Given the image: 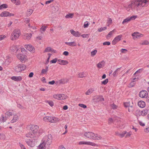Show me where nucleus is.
Segmentation results:
<instances>
[{
    "label": "nucleus",
    "instance_id": "obj_3",
    "mask_svg": "<svg viewBox=\"0 0 149 149\" xmlns=\"http://www.w3.org/2000/svg\"><path fill=\"white\" fill-rule=\"evenodd\" d=\"M26 68L25 65L19 64L15 67V70L17 72H20L24 70Z\"/></svg>",
    "mask_w": 149,
    "mask_h": 149
},
{
    "label": "nucleus",
    "instance_id": "obj_7",
    "mask_svg": "<svg viewBox=\"0 0 149 149\" xmlns=\"http://www.w3.org/2000/svg\"><path fill=\"white\" fill-rule=\"evenodd\" d=\"M132 36H133V39L135 40L136 38H139L141 37H142L143 35L140 34L138 32H135L132 34Z\"/></svg>",
    "mask_w": 149,
    "mask_h": 149
},
{
    "label": "nucleus",
    "instance_id": "obj_27",
    "mask_svg": "<svg viewBox=\"0 0 149 149\" xmlns=\"http://www.w3.org/2000/svg\"><path fill=\"white\" fill-rule=\"evenodd\" d=\"M18 119V116L17 115H15L12 120L11 121V122L12 123H14Z\"/></svg>",
    "mask_w": 149,
    "mask_h": 149
},
{
    "label": "nucleus",
    "instance_id": "obj_33",
    "mask_svg": "<svg viewBox=\"0 0 149 149\" xmlns=\"http://www.w3.org/2000/svg\"><path fill=\"white\" fill-rule=\"evenodd\" d=\"M33 11V10L32 9L28 10L26 13L27 16H30L32 14Z\"/></svg>",
    "mask_w": 149,
    "mask_h": 149
},
{
    "label": "nucleus",
    "instance_id": "obj_43",
    "mask_svg": "<svg viewBox=\"0 0 149 149\" xmlns=\"http://www.w3.org/2000/svg\"><path fill=\"white\" fill-rule=\"evenodd\" d=\"M108 82V79H107L104 81H102L101 82V83L102 84L105 85Z\"/></svg>",
    "mask_w": 149,
    "mask_h": 149
},
{
    "label": "nucleus",
    "instance_id": "obj_30",
    "mask_svg": "<svg viewBox=\"0 0 149 149\" xmlns=\"http://www.w3.org/2000/svg\"><path fill=\"white\" fill-rule=\"evenodd\" d=\"M48 66H46L45 67V69H42L41 71V73L42 74H45L47 71L48 70Z\"/></svg>",
    "mask_w": 149,
    "mask_h": 149
},
{
    "label": "nucleus",
    "instance_id": "obj_25",
    "mask_svg": "<svg viewBox=\"0 0 149 149\" xmlns=\"http://www.w3.org/2000/svg\"><path fill=\"white\" fill-rule=\"evenodd\" d=\"M11 50L13 52H16L18 50L17 47L15 46H13L11 47Z\"/></svg>",
    "mask_w": 149,
    "mask_h": 149
},
{
    "label": "nucleus",
    "instance_id": "obj_34",
    "mask_svg": "<svg viewBox=\"0 0 149 149\" xmlns=\"http://www.w3.org/2000/svg\"><path fill=\"white\" fill-rule=\"evenodd\" d=\"M74 14L73 13H69L67 14L65 16L66 18H72L73 17Z\"/></svg>",
    "mask_w": 149,
    "mask_h": 149
},
{
    "label": "nucleus",
    "instance_id": "obj_28",
    "mask_svg": "<svg viewBox=\"0 0 149 149\" xmlns=\"http://www.w3.org/2000/svg\"><path fill=\"white\" fill-rule=\"evenodd\" d=\"M102 138L101 136L100 135H98L97 134H95L94 136V138H93V139L99 140Z\"/></svg>",
    "mask_w": 149,
    "mask_h": 149
},
{
    "label": "nucleus",
    "instance_id": "obj_32",
    "mask_svg": "<svg viewBox=\"0 0 149 149\" xmlns=\"http://www.w3.org/2000/svg\"><path fill=\"white\" fill-rule=\"evenodd\" d=\"M115 30L114 29L112 31H110L108 33V34L106 38H108L111 37V36L112 35L113 33L115 32Z\"/></svg>",
    "mask_w": 149,
    "mask_h": 149
},
{
    "label": "nucleus",
    "instance_id": "obj_40",
    "mask_svg": "<svg viewBox=\"0 0 149 149\" xmlns=\"http://www.w3.org/2000/svg\"><path fill=\"white\" fill-rule=\"evenodd\" d=\"M46 102L51 107H52L54 105V103L52 101L47 100Z\"/></svg>",
    "mask_w": 149,
    "mask_h": 149
},
{
    "label": "nucleus",
    "instance_id": "obj_26",
    "mask_svg": "<svg viewBox=\"0 0 149 149\" xmlns=\"http://www.w3.org/2000/svg\"><path fill=\"white\" fill-rule=\"evenodd\" d=\"M124 106L126 107H129L131 108L133 107L132 105L130 106V102L124 103Z\"/></svg>",
    "mask_w": 149,
    "mask_h": 149
},
{
    "label": "nucleus",
    "instance_id": "obj_22",
    "mask_svg": "<svg viewBox=\"0 0 149 149\" xmlns=\"http://www.w3.org/2000/svg\"><path fill=\"white\" fill-rule=\"evenodd\" d=\"M105 63V62L104 61H102L101 62L99 63L97 65V67L99 68H101L102 67L103 65H104Z\"/></svg>",
    "mask_w": 149,
    "mask_h": 149
},
{
    "label": "nucleus",
    "instance_id": "obj_64",
    "mask_svg": "<svg viewBox=\"0 0 149 149\" xmlns=\"http://www.w3.org/2000/svg\"><path fill=\"white\" fill-rule=\"evenodd\" d=\"M113 120L112 118H110L109 119V123L110 124L113 122Z\"/></svg>",
    "mask_w": 149,
    "mask_h": 149
},
{
    "label": "nucleus",
    "instance_id": "obj_53",
    "mask_svg": "<svg viewBox=\"0 0 149 149\" xmlns=\"http://www.w3.org/2000/svg\"><path fill=\"white\" fill-rule=\"evenodd\" d=\"M120 51L122 53H125L127 52V50L126 49H121Z\"/></svg>",
    "mask_w": 149,
    "mask_h": 149
},
{
    "label": "nucleus",
    "instance_id": "obj_51",
    "mask_svg": "<svg viewBox=\"0 0 149 149\" xmlns=\"http://www.w3.org/2000/svg\"><path fill=\"white\" fill-rule=\"evenodd\" d=\"M111 43L109 42H105L103 43L104 45H110Z\"/></svg>",
    "mask_w": 149,
    "mask_h": 149
},
{
    "label": "nucleus",
    "instance_id": "obj_8",
    "mask_svg": "<svg viewBox=\"0 0 149 149\" xmlns=\"http://www.w3.org/2000/svg\"><path fill=\"white\" fill-rule=\"evenodd\" d=\"M84 135L87 138L93 139L95 134L91 132H87L85 133Z\"/></svg>",
    "mask_w": 149,
    "mask_h": 149
},
{
    "label": "nucleus",
    "instance_id": "obj_18",
    "mask_svg": "<svg viewBox=\"0 0 149 149\" xmlns=\"http://www.w3.org/2000/svg\"><path fill=\"white\" fill-rule=\"evenodd\" d=\"M58 63L60 65H66L68 63V62L66 61L61 59H58Z\"/></svg>",
    "mask_w": 149,
    "mask_h": 149
},
{
    "label": "nucleus",
    "instance_id": "obj_17",
    "mask_svg": "<svg viewBox=\"0 0 149 149\" xmlns=\"http://www.w3.org/2000/svg\"><path fill=\"white\" fill-rule=\"evenodd\" d=\"M11 79L15 81H20L22 79V78L21 76L16 77L13 76L11 78Z\"/></svg>",
    "mask_w": 149,
    "mask_h": 149
},
{
    "label": "nucleus",
    "instance_id": "obj_50",
    "mask_svg": "<svg viewBox=\"0 0 149 149\" xmlns=\"http://www.w3.org/2000/svg\"><path fill=\"white\" fill-rule=\"evenodd\" d=\"M57 61V58H55L54 59H53L52 60L50 61V62L51 63H56Z\"/></svg>",
    "mask_w": 149,
    "mask_h": 149
},
{
    "label": "nucleus",
    "instance_id": "obj_61",
    "mask_svg": "<svg viewBox=\"0 0 149 149\" xmlns=\"http://www.w3.org/2000/svg\"><path fill=\"white\" fill-rule=\"evenodd\" d=\"M69 54V52H68L65 51L63 52V54L65 56H67Z\"/></svg>",
    "mask_w": 149,
    "mask_h": 149
},
{
    "label": "nucleus",
    "instance_id": "obj_39",
    "mask_svg": "<svg viewBox=\"0 0 149 149\" xmlns=\"http://www.w3.org/2000/svg\"><path fill=\"white\" fill-rule=\"evenodd\" d=\"M25 56L26 55H25L22 54L21 57H20L21 59H19V60H20L22 62L24 61L25 59Z\"/></svg>",
    "mask_w": 149,
    "mask_h": 149
},
{
    "label": "nucleus",
    "instance_id": "obj_60",
    "mask_svg": "<svg viewBox=\"0 0 149 149\" xmlns=\"http://www.w3.org/2000/svg\"><path fill=\"white\" fill-rule=\"evenodd\" d=\"M30 21V20L29 19L26 18L25 19V21H24V22L26 23H28Z\"/></svg>",
    "mask_w": 149,
    "mask_h": 149
},
{
    "label": "nucleus",
    "instance_id": "obj_62",
    "mask_svg": "<svg viewBox=\"0 0 149 149\" xmlns=\"http://www.w3.org/2000/svg\"><path fill=\"white\" fill-rule=\"evenodd\" d=\"M132 133V132H127L126 136L125 137H127L128 136H130L131 135Z\"/></svg>",
    "mask_w": 149,
    "mask_h": 149
},
{
    "label": "nucleus",
    "instance_id": "obj_6",
    "mask_svg": "<svg viewBox=\"0 0 149 149\" xmlns=\"http://www.w3.org/2000/svg\"><path fill=\"white\" fill-rule=\"evenodd\" d=\"M14 14L8 11H4L1 13L0 16L1 17H11L14 16Z\"/></svg>",
    "mask_w": 149,
    "mask_h": 149
},
{
    "label": "nucleus",
    "instance_id": "obj_10",
    "mask_svg": "<svg viewBox=\"0 0 149 149\" xmlns=\"http://www.w3.org/2000/svg\"><path fill=\"white\" fill-rule=\"evenodd\" d=\"M122 36V35H119L116 37L112 41V44L113 45H115L117 42L120 41Z\"/></svg>",
    "mask_w": 149,
    "mask_h": 149
},
{
    "label": "nucleus",
    "instance_id": "obj_46",
    "mask_svg": "<svg viewBox=\"0 0 149 149\" xmlns=\"http://www.w3.org/2000/svg\"><path fill=\"white\" fill-rule=\"evenodd\" d=\"M6 115L7 116H10L12 115V113L10 112L7 111L5 113Z\"/></svg>",
    "mask_w": 149,
    "mask_h": 149
},
{
    "label": "nucleus",
    "instance_id": "obj_59",
    "mask_svg": "<svg viewBox=\"0 0 149 149\" xmlns=\"http://www.w3.org/2000/svg\"><path fill=\"white\" fill-rule=\"evenodd\" d=\"M46 26H45L44 27H42L40 29V30H41V31H44L46 30Z\"/></svg>",
    "mask_w": 149,
    "mask_h": 149
},
{
    "label": "nucleus",
    "instance_id": "obj_57",
    "mask_svg": "<svg viewBox=\"0 0 149 149\" xmlns=\"http://www.w3.org/2000/svg\"><path fill=\"white\" fill-rule=\"evenodd\" d=\"M6 37V36H5L4 35H0V40H1L3 39Z\"/></svg>",
    "mask_w": 149,
    "mask_h": 149
},
{
    "label": "nucleus",
    "instance_id": "obj_36",
    "mask_svg": "<svg viewBox=\"0 0 149 149\" xmlns=\"http://www.w3.org/2000/svg\"><path fill=\"white\" fill-rule=\"evenodd\" d=\"M8 5L6 4H3L0 6V9L7 8H8Z\"/></svg>",
    "mask_w": 149,
    "mask_h": 149
},
{
    "label": "nucleus",
    "instance_id": "obj_37",
    "mask_svg": "<svg viewBox=\"0 0 149 149\" xmlns=\"http://www.w3.org/2000/svg\"><path fill=\"white\" fill-rule=\"evenodd\" d=\"M60 97L59 99L61 100H64L65 99L64 95L63 94H59Z\"/></svg>",
    "mask_w": 149,
    "mask_h": 149
},
{
    "label": "nucleus",
    "instance_id": "obj_55",
    "mask_svg": "<svg viewBox=\"0 0 149 149\" xmlns=\"http://www.w3.org/2000/svg\"><path fill=\"white\" fill-rule=\"evenodd\" d=\"M149 43V42L147 40H145L141 44L142 45H148Z\"/></svg>",
    "mask_w": 149,
    "mask_h": 149
},
{
    "label": "nucleus",
    "instance_id": "obj_12",
    "mask_svg": "<svg viewBox=\"0 0 149 149\" xmlns=\"http://www.w3.org/2000/svg\"><path fill=\"white\" fill-rule=\"evenodd\" d=\"M25 47L29 51L32 52H35V48L34 47L31 45H25Z\"/></svg>",
    "mask_w": 149,
    "mask_h": 149
},
{
    "label": "nucleus",
    "instance_id": "obj_20",
    "mask_svg": "<svg viewBox=\"0 0 149 149\" xmlns=\"http://www.w3.org/2000/svg\"><path fill=\"white\" fill-rule=\"evenodd\" d=\"M18 34H19V36L20 34V31L19 29H15V30L12 33V35H15L17 36Z\"/></svg>",
    "mask_w": 149,
    "mask_h": 149
},
{
    "label": "nucleus",
    "instance_id": "obj_5",
    "mask_svg": "<svg viewBox=\"0 0 149 149\" xmlns=\"http://www.w3.org/2000/svg\"><path fill=\"white\" fill-rule=\"evenodd\" d=\"M136 16H132L130 17H128L124 19L122 22V24H124L125 23H127L130 21L131 20H134L136 18Z\"/></svg>",
    "mask_w": 149,
    "mask_h": 149
},
{
    "label": "nucleus",
    "instance_id": "obj_45",
    "mask_svg": "<svg viewBox=\"0 0 149 149\" xmlns=\"http://www.w3.org/2000/svg\"><path fill=\"white\" fill-rule=\"evenodd\" d=\"M107 27H101L100 29H98V31L99 32H101V31H102L105 30L107 29Z\"/></svg>",
    "mask_w": 149,
    "mask_h": 149
},
{
    "label": "nucleus",
    "instance_id": "obj_58",
    "mask_svg": "<svg viewBox=\"0 0 149 149\" xmlns=\"http://www.w3.org/2000/svg\"><path fill=\"white\" fill-rule=\"evenodd\" d=\"M142 69H140L137 70L134 74V75H135L137 73H140V71H142Z\"/></svg>",
    "mask_w": 149,
    "mask_h": 149
},
{
    "label": "nucleus",
    "instance_id": "obj_19",
    "mask_svg": "<svg viewBox=\"0 0 149 149\" xmlns=\"http://www.w3.org/2000/svg\"><path fill=\"white\" fill-rule=\"evenodd\" d=\"M46 145V143H45V141H43L42 143L39 146V149H45Z\"/></svg>",
    "mask_w": 149,
    "mask_h": 149
},
{
    "label": "nucleus",
    "instance_id": "obj_14",
    "mask_svg": "<svg viewBox=\"0 0 149 149\" xmlns=\"http://www.w3.org/2000/svg\"><path fill=\"white\" fill-rule=\"evenodd\" d=\"M79 145L86 144L93 146H95L96 145V144L95 143L89 141H80L79 142Z\"/></svg>",
    "mask_w": 149,
    "mask_h": 149
},
{
    "label": "nucleus",
    "instance_id": "obj_56",
    "mask_svg": "<svg viewBox=\"0 0 149 149\" xmlns=\"http://www.w3.org/2000/svg\"><path fill=\"white\" fill-rule=\"evenodd\" d=\"M88 26V22H86L84 23V28H87Z\"/></svg>",
    "mask_w": 149,
    "mask_h": 149
},
{
    "label": "nucleus",
    "instance_id": "obj_4",
    "mask_svg": "<svg viewBox=\"0 0 149 149\" xmlns=\"http://www.w3.org/2000/svg\"><path fill=\"white\" fill-rule=\"evenodd\" d=\"M148 1L145 0H141L140 1H135L134 3V4L135 6L139 7V6L143 7L146 4L148 3Z\"/></svg>",
    "mask_w": 149,
    "mask_h": 149
},
{
    "label": "nucleus",
    "instance_id": "obj_38",
    "mask_svg": "<svg viewBox=\"0 0 149 149\" xmlns=\"http://www.w3.org/2000/svg\"><path fill=\"white\" fill-rule=\"evenodd\" d=\"M51 51H52V48L49 47H48L46 48L44 51V52H51Z\"/></svg>",
    "mask_w": 149,
    "mask_h": 149
},
{
    "label": "nucleus",
    "instance_id": "obj_1",
    "mask_svg": "<svg viewBox=\"0 0 149 149\" xmlns=\"http://www.w3.org/2000/svg\"><path fill=\"white\" fill-rule=\"evenodd\" d=\"M38 126L37 125H33L31 126L30 130H31L26 134V136L27 137L33 138L38 136Z\"/></svg>",
    "mask_w": 149,
    "mask_h": 149
},
{
    "label": "nucleus",
    "instance_id": "obj_54",
    "mask_svg": "<svg viewBox=\"0 0 149 149\" xmlns=\"http://www.w3.org/2000/svg\"><path fill=\"white\" fill-rule=\"evenodd\" d=\"M81 36L83 38H88L89 37V35L88 34H84L81 35Z\"/></svg>",
    "mask_w": 149,
    "mask_h": 149
},
{
    "label": "nucleus",
    "instance_id": "obj_49",
    "mask_svg": "<svg viewBox=\"0 0 149 149\" xmlns=\"http://www.w3.org/2000/svg\"><path fill=\"white\" fill-rule=\"evenodd\" d=\"M79 106L84 109L86 108H87V106L86 105L82 104H79Z\"/></svg>",
    "mask_w": 149,
    "mask_h": 149
},
{
    "label": "nucleus",
    "instance_id": "obj_2",
    "mask_svg": "<svg viewBox=\"0 0 149 149\" xmlns=\"http://www.w3.org/2000/svg\"><path fill=\"white\" fill-rule=\"evenodd\" d=\"M37 137H35L36 138L35 139H27L26 140V142L29 146L31 147H34L35 145V143L37 142Z\"/></svg>",
    "mask_w": 149,
    "mask_h": 149
},
{
    "label": "nucleus",
    "instance_id": "obj_21",
    "mask_svg": "<svg viewBox=\"0 0 149 149\" xmlns=\"http://www.w3.org/2000/svg\"><path fill=\"white\" fill-rule=\"evenodd\" d=\"M65 43L68 45L71 46H76V45L75 43V42H65Z\"/></svg>",
    "mask_w": 149,
    "mask_h": 149
},
{
    "label": "nucleus",
    "instance_id": "obj_35",
    "mask_svg": "<svg viewBox=\"0 0 149 149\" xmlns=\"http://www.w3.org/2000/svg\"><path fill=\"white\" fill-rule=\"evenodd\" d=\"M141 113V112L139 109H137L135 111V115L137 117L140 116Z\"/></svg>",
    "mask_w": 149,
    "mask_h": 149
},
{
    "label": "nucleus",
    "instance_id": "obj_44",
    "mask_svg": "<svg viewBox=\"0 0 149 149\" xmlns=\"http://www.w3.org/2000/svg\"><path fill=\"white\" fill-rule=\"evenodd\" d=\"M93 92L92 89H89L88 91L86 92V95H88L91 93Z\"/></svg>",
    "mask_w": 149,
    "mask_h": 149
},
{
    "label": "nucleus",
    "instance_id": "obj_9",
    "mask_svg": "<svg viewBox=\"0 0 149 149\" xmlns=\"http://www.w3.org/2000/svg\"><path fill=\"white\" fill-rule=\"evenodd\" d=\"M58 120V119L55 117H47V121L51 123H56Z\"/></svg>",
    "mask_w": 149,
    "mask_h": 149
},
{
    "label": "nucleus",
    "instance_id": "obj_47",
    "mask_svg": "<svg viewBox=\"0 0 149 149\" xmlns=\"http://www.w3.org/2000/svg\"><path fill=\"white\" fill-rule=\"evenodd\" d=\"M111 107L112 109H115L117 108L118 106L113 103L111 105Z\"/></svg>",
    "mask_w": 149,
    "mask_h": 149
},
{
    "label": "nucleus",
    "instance_id": "obj_48",
    "mask_svg": "<svg viewBox=\"0 0 149 149\" xmlns=\"http://www.w3.org/2000/svg\"><path fill=\"white\" fill-rule=\"evenodd\" d=\"M59 94H58L57 95H54L53 96V97L54 98L58 99V100H60L59 97Z\"/></svg>",
    "mask_w": 149,
    "mask_h": 149
},
{
    "label": "nucleus",
    "instance_id": "obj_31",
    "mask_svg": "<svg viewBox=\"0 0 149 149\" xmlns=\"http://www.w3.org/2000/svg\"><path fill=\"white\" fill-rule=\"evenodd\" d=\"M19 36V34H18L17 36L15 35H12V34L11 35V39L12 40H14L17 39Z\"/></svg>",
    "mask_w": 149,
    "mask_h": 149
},
{
    "label": "nucleus",
    "instance_id": "obj_29",
    "mask_svg": "<svg viewBox=\"0 0 149 149\" xmlns=\"http://www.w3.org/2000/svg\"><path fill=\"white\" fill-rule=\"evenodd\" d=\"M127 132L126 131H123V132H122L121 133H117V134L118 136H120V137H123L124 136V135L127 133Z\"/></svg>",
    "mask_w": 149,
    "mask_h": 149
},
{
    "label": "nucleus",
    "instance_id": "obj_63",
    "mask_svg": "<svg viewBox=\"0 0 149 149\" xmlns=\"http://www.w3.org/2000/svg\"><path fill=\"white\" fill-rule=\"evenodd\" d=\"M33 72H30L29 75V77L31 78L33 77Z\"/></svg>",
    "mask_w": 149,
    "mask_h": 149
},
{
    "label": "nucleus",
    "instance_id": "obj_42",
    "mask_svg": "<svg viewBox=\"0 0 149 149\" xmlns=\"http://www.w3.org/2000/svg\"><path fill=\"white\" fill-rule=\"evenodd\" d=\"M97 52V51L96 50H95L91 52V55L92 56H94L96 54Z\"/></svg>",
    "mask_w": 149,
    "mask_h": 149
},
{
    "label": "nucleus",
    "instance_id": "obj_15",
    "mask_svg": "<svg viewBox=\"0 0 149 149\" xmlns=\"http://www.w3.org/2000/svg\"><path fill=\"white\" fill-rule=\"evenodd\" d=\"M70 32L71 34L76 37H79L80 36L81 34L78 31H75L73 30H71Z\"/></svg>",
    "mask_w": 149,
    "mask_h": 149
},
{
    "label": "nucleus",
    "instance_id": "obj_16",
    "mask_svg": "<svg viewBox=\"0 0 149 149\" xmlns=\"http://www.w3.org/2000/svg\"><path fill=\"white\" fill-rule=\"evenodd\" d=\"M138 105L141 108H143L146 106L145 102L142 100H141L139 101L138 102Z\"/></svg>",
    "mask_w": 149,
    "mask_h": 149
},
{
    "label": "nucleus",
    "instance_id": "obj_11",
    "mask_svg": "<svg viewBox=\"0 0 149 149\" xmlns=\"http://www.w3.org/2000/svg\"><path fill=\"white\" fill-rule=\"evenodd\" d=\"M94 101L96 102H99L104 100V99L102 96H97L94 99Z\"/></svg>",
    "mask_w": 149,
    "mask_h": 149
},
{
    "label": "nucleus",
    "instance_id": "obj_13",
    "mask_svg": "<svg viewBox=\"0 0 149 149\" xmlns=\"http://www.w3.org/2000/svg\"><path fill=\"white\" fill-rule=\"evenodd\" d=\"M148 94V92L145 90H142L139 93V96L140 97L143 98H144L146 95Z\"/></svg>",
    "mask_w": 149,
    "mask_h": 149
},
{
    "label": "nucleus",
    "instance_id": "obj_41",
    "mask_svg": "<svg viewBox=\"0 0 149 149\" xmlns=\"http://www.w3.org/2000/svg\"><path fill=\"white\" fill-rule=\"evenodd\" d=\"M78 77L80 78H83L85 77L84 72L79 73L78 75Z\"/></svg>",
    "mask_w": 149,
    "mask_h": 149
},
{
    "label": "nucleus",
    "instance_id": "obj_23",
    "mask_svg": "<svg viewBox=\"0 0 149 149\" xmlns=\"http://www.w3.org/2000/svg\"><path fill=\"white\" fill-rule=\"evenodd\" d=\"M148 110L147 109H145L143 110L142 111H141V115L143 116H146L147 113H148Z\"/></svg>",
    "mask_w": 149,
    "mask_h": 149
},
{
    "label": "nucleus",
    "instance_id": "obj_52",
    "mask_svg": "<svg viewBox=\"0 0 149 149\" xmlns=\"http://www.w3.org/2000/svg\"><path fill=\"white\" fill-rule=\"evenodd\" d=\"M52 139H47L46 142H45L46 143V144H47V145H50L51 142H52Z\"/></svg>",
    "mask_w": 149,
    "mask_h": 149
},
{
    "label": "nucleus",
    "instance_id": "obj_24",
    "mask_svg": "<svg viewBox=\"0 0 149 149\" xmlns=\"http://www.w3.org/2000/svg\"><path fill=\"white\" fill-rule=\"evenodd\" d=\"M24 36L25 37L26 39L29 40L31 38L32 34L31 33H27Z\"/></svg>",
    "mask_w": 149,
    "mask_h": 149
}]
</instances>
